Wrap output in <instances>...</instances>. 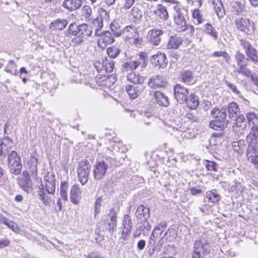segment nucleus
Returning <instances> with one entry per match:
<instances>
[{
    "label": "nucleus",
    "instance_id": "obj_17",
    "mask_svg": "<svg viewBox=\"0 0 258 258\" xmlns=\"http://www.w3.org/2000/svg\"><path fill=\"white\" fill-rule=\"evenodd\" d=\"M123 36L125 41L131 42V40L138 33V30L132 26H127L123 29Z\"/></svg>",
    "mask_w": 258,
    "mask_h": 258
},
{
    "label": "nucleus",
    "instance_id": "obj_27",
    "mask_svg": "<svg viewBox=\"0 0 258 258\" xmlns=\"http://www.w3.org/2000/svg\"><path fill=\"white\" fill-rule=\"evenodd\" d=\"M92 11L91 7L88 5L84 6L81 10V19L86 22L92 19Z\"/></svg>",
    "mask_w": 258,
    "mask_h": 258
},
{
    "label": "nucleus",
    "instance_id": "obj_38",
    "mask_svg": "<svg viewBox=\"0 0 258 258\" xmlns=\"http://www.w3.org/2000/svg\"><path fill=\"white\" fill-rule=\"evenodd\" d=\"M228 112L230 117H236L237 113L239 112L238 105L235 102L229 103L228 107Z\"/></svg>",
    "mask_w": 258,
    "mask_h": 258
},
{
    "label": "nucleus",
    "instance_id": "obj_33",
    "mask_svg": "<svg viewBox=\"0 0 258 258\" xmlns=\"http://www.w3.org/2000/svg\"><path fill=\"white\" fill-rule=\"evenodd\" d=\"M108 216L110 219V222H108L109 229L113 230L116 226V213L114 208H112L109 210Z\"/></svg>",
    "mask_w": 258,
    "mask_h": 258
},
{
    "label": "nucleus",
    "instance_id": "obj_24",
    "mask_svg": "<svg viewBox=\"0 0 258 258\" xmlns=\"http://www.w3.org/2000/svg\"><path fill=\"white\" fill-rule=\"evenodd\" d=\"M154 96L158 104L164 107H167L169 104L168 97L163 93L159 91H156Z\"/></svg>",
    "mask_w": 258,
    "mask_h": 258
},
{
    "label": "nucleus",
    "instance_id": "obj_22",
    "mask_svg": "<svg viewBox=\"0 0 258 258\" xmlns=\"http://www.w3.org/2000/svg\"><path fill=\"white\" fill-rule=\"evenodd\" d=\"M166 227V224L165 223H161L156 226L155 227L153 232H152L150 238V244H155L157 240V237L158 236V234L156 232V231H160V235L161 234L163 230Z\"/></svg>",
    "mask_w": 258,
    "mask_h": 258
},
{
    "label": "nucleus",
    "instance_id": "obj_21",
    "mask_svg": "<svg viewBox=\"0 0 258 258\" xmlns=\"http://www.w3.org/2000/svg\"><path fill=\"white\" fill-rule=\"evenodd\" d=\"M82 2V0H64L62 6L65 9L72 11L79 8Z\"/></svg>",
    "mask_w": 258,
    "mask_h": 258
},
{
    "label": "nucleus",
    "instance_id": "obj_3",
    "mask_svg": "<svg viewBox=\"0 0 258 258\" xmlns=\"http://www.w3.org/2000/svg\"><path fill=\"white\" fill-rule=\"evenodd\" d=\"M91 165L86 160H82L79 164L77 169L79 180L83 185L88 180Z\"/></svg>",
    "mask_w": 258,
    "mask_h": 258
},
{
    "label": "nucleus",
    "instance_id": "obj_56",
    "mask_svg": "<svg viewBox=\"0 0 258 258\" xmlns=\"http://www.w3.org/2000/svg\"><path fill=\"white\" fill-rule=\"evenodd\" d=\"M244 58V55L239 51H237L235 55V59L237 62V64L239 67L240 66H242L241 62Z\"/></svg>",
    "mask_w": 258,
    "mask_h": 258
},
{
    "label": "nucleus",
    "instance_id": "obj_15",
    "mask_svg": "<svg viewBox=\"0 0 258 258\" xmlns=\"http://www.w3.org/2000/svg\"><path fill=\"white\" fill-rule=\"evenodd\" d=\"M149 216V209L143 205L139 206L136 211V216L139 222L142 223L147 221Z\"/></svg>",
    "mask_w": 258,
    "mask_h": 258
},
{
    "label": "nucleus",
    "instance_id": "obj_60",
    "mask_svg": "<svg viewBox=\"0 0 258 258\" xmlns=\"http://www.w3.org/2000/svg\"><path fill=\"white\" fill-rule=\"evenodd\" d=\"M173 133L172 134H173L176 138L179 139L180 138H183L184 137H185V134L182 132L181 130L179 131L177 128L174 127L173 128Z\"/></svg>",
    "mask_w": 258,
    "mask_h": 258
},
{
    "label": "nucleus",
    "instance_id": "obj_40",
    "mask_svg": "<svg viewBox=\"0 0 258 258\" xmlns=\"http://www.w3.org/2000/svg\"><path fill=\"white\" fill-rule=\"evenodd\" d=\"M135 61L138 63V67L141 66L142 68H145L148 61L146 53L143 52H140L138 54L137 59Z\"/></svg>",
    "mask_w": 258,
    "mask_h": 258
},
{
    "label": "nucleus",
    "instance_id": "obj_31",
    "mask_svg": "<svg viewBox=\"0 0 258 258\" xmlns=\"http://www.w3.org/2000/svg\"><path fill=\"white\" fill-rule=\"evenodd\" d=\"M23 178L19 180V184L24 190L27 191L30 185V178L28 172L26 171H23Z\"/></svg>",
    "mask_w": 258,
    "mask_h": 258
},
{
    "label": "nucleus",
    "instance_id": "obj_5",
    "mask_svg": "<svg viewBox=\"0 0 258 258\" xmlns=\"http://www.w3.org/2000/svg\"><path fill=\"white\" fill-rule=\"evenodd\" d=\"M240 44L245 50L247 56L253 62H256L258 61L256 50L251 46L248 41L241 40Z\"/></svg>",
    "mask_w": 258,
    "mask_h": 258
},
{
    "label": "nucleus",
    "instance_id": "obj_6",
    "mask_svg": "<svg viewBox=\"0 0 258 258\" xmlns=\"http://www.w3.org/2000/svg\"><path fill=\"white\" fill-rule=\"evenodd\" d=\"M108 167V165L104 161L96 162L93 169L94 178L96 180L102 179L106 174Z\"/></svg>",
    "mask_w": 258,
    "mask_h": 258
},
{
    "label": "nucleus",
    "instance_id": "obj_12",
    "mask_svg": "<svg viewBox=\"0 0 258 258\" xmlns=\"http://www.w3.org/2000/svg\"><path fill=\"white\" fill-rule=\"evenodd\" d=\"M151 62L159 68H164L167 63V60L164 53L158 51L156 54L152 55Z\"/></svg>",
    "mask_w": 258,
    "mask_h": 258
},
{
    "label": "nucleus",
    "instance_id": "obj_54",
    "mask_svg": "<svg viewBox=\"0 0 258 258\" xmlns=\"http://www.w3.org/2000/svg\"><path fill=\"white\" fill-rule=\"evenodd\" d=\"M114 62L113 60H111L110 61H107L104 64V69L105 70L106 72L107 73H111L113 71L114 69Z\"/></svg>",
    "mask_w": 258,
    "mask_h": 258
},
{
    "label": "nucleus",
    "instance_id": "obj_8",
    "mask_svg": "<svg viewBox=\"0 0 258 258\" xmlns=\"http://www.w3.org/2000/svg\"><path fill=\"white\" fill-rule=\"evenodd\" d=\"M174 93L177 101L180 103H183L186 100L188 91L184 86L177 84L174 87Z\"/></svg>",
    "mask_w": 258,
    "mask_h": 258
},
{
    "label": "nucleus",
    "instance_id": "obj_55",
    "mask_svg": "<svg viewBox=\"0 0 258 258\" xmlns=\"http://www.w3.org/2000/svg\"><path fill=\"white\" fill-rule=\"evenodd\" d=\"M206 167L208 170L217 171L218 170V165L214 162L207 161Z\"/></svg>",
    "mask_w": 258,
    "mask_h": 258
},
{
    "label": "nucleus",
    "instance_id": "obj_9",
    "mask_svg": "<svg viewBox=\"0 0 258 258\" xmlns=\"http://www.w3.org/2000/svg\"><path fill=\"white\" fill-rule=\"evenodd\" d=\"M163 34L162 30L153 29L150 30L147 34V39L150 43L154 45H157L161 41V36Z\"/></svg>",
    "mask_w": 258,
    "mask_h": 258
},
{
    "label": "nucleus",
    "instance_id": "obj_58",
    "mask_svg": "<svg viewBox=\"0 0 258 258\" xmlns=\"http://www.w3.org/2000/svg\"><path fill=\"white\" fill-rule=\"evenodd\" d=\"M131 43H133L135 45L138 46L141 45L142 43V39L140 37L139 33L137 35L135 36L134 38L131 40Z\"/></svg>",
    "mask_w": 258,
    "mask_h": 258
},
{
    "label": "nucleus",
    "instance_id": "obj_46",
    "mask_svg": "<svg viewBox=\"0 0 258 258\" xmlns=\"http://www.w3.org/2000/svg\"><path fill=\"white\" fill-rule=\"evenodd\" d=\"M45 188L47 192L49 194H53L55 191V184L53 180H45Z\"/></svg>",
    "mask_w": 258,
    "mask_h": 258
},
{
    "label": "nucleus",
    "instance_id": "obj_52",
    "mask_svg": "<svg viewBox=\"0 0 258 258\" xmlns=\"http://www.w3.org/2000/svg\"><path fill=\"white\" fill-rule=\"evenodd\" d=\"M244 141L240 140L239 142H234L232 144V147L235 151L241 153L242 148L244 146Z\"/></svg>",
    "mask_w": 258,
    "mask_h": 258
},
{
    "label": "nucleus",
    "instance_id": "obj_42",
    "mask_svg": "<svg viewBox=\"0 0 258 258\" xmlns=\"http://www.w3.org/2000/svg\"><path fill=\"white\" fill-rule=\"evenodd\" d=\"M69 185L66 181L61 182L60 186V195L61 198L65 202L68 201V191Z\"/></svg>",
    "mask_w": 258,
    "mask_h": 258
},
{
    "label": "nucleus",
    "instance_id": "obj_19",
    "mask_svg": "<svg viewBox=\"0 0 258 258\" xmlns=\"http://www.w3.org/2000/svg\"><path fill=\"white\" fill-rule=\"evenodd\" d=\"M220 195L216 191L209 190L206 193L205 202H207L210 206L217 203L220 200Z\"/></svg>",
    "mask_w": 258,
    "mask_h": 258
},
{
    "label": "nucleus",
    "instance_id": "obj_29",
    "mask_svg": "<svg viewBox=\"0 0 258 258\" xmlns=\"http://www.w3.org/2000/svg\"><path fill=\"white\" fill-rule=\"evenodd\" d=\"M125 90L131 99L136 98L140 94V89L139 87L131 85H127L125 87Z\"/></svg>",
    "mask_w": 258,
    "mask_h": 258
},
{
    "label": "nucleus",
    "instance_id": "obj_41",
    "mask_svg": "<svg viewBox=\"0 0 258 258\" xmlns=\"http://www.w3.org/2000/svg\"><path fill=\"white\" fill-rule=\"evenodd\" d=\"M227 124V122H222L215 119L209 123L210 127L214 130H222L226 127Z\"/></svg>",
    "mask_w": 258,
    "mask_h": 258
},
{
    "label": "nucleus",
    "instance_id": "obj_18",
    "mask_svg": "<svg viewBox=\"0 0 258 258\" xmlns=\"http://www.w3.org/2000/svg\"><path fill=\"white\" fill-rule=\"evenodd\" d=\"M211 115L218 121L224 122H227V124L228 121L226 120V111L225 108H221L219 109L215 108L212 110Z\"/></svg>",
    "mask_w": 258,
    "mask_h": 258
},
{
    "label": "nucleus",
    "instance_id": "obj_20",
    "mask_svg": "<svg viewBox=\"0 0 258 258\" xmlns=\"http://www.w3.org/2000/svg\"><path fill=\"white\" fill-rule=\"evenodd\" d=\"M126 78L128 81L135 84H141L145 80V78L143 75L138 72L133 71L127 74Z\"/></svg>",
    "mask_w": 258,
    "mask_h": 258
},
{
    "label": "nucleus",
    "instance_id": "obj_26",
    "mask_svg": "<svg viewBox=\"0 0 258 258\" xmlns=\"http://www.w3.org/2000/svg\"><path fill=\"white\" fill-rule=\"evenodd\" d=\"M184 102L186 103L187 106L191 109L197 108L199 104L198 97L193 94H190L188 97H186Z\"/></svg>",
    "mask_w": 258,
    "mask_h": 258
},
{
    "label": "nucleus",
    "instance_id": "obj_62",
    "mask_svg": "<svg viewBox=\"0 0 258 258\" xmlns=\"http://www.w3.org/2000/svg\"><path fill=\"white\" fill-rule=\"evenodd\" d=\"M124 4L123 9L126 10L131 8V7L135 3V0H124Z\"/></svg>",
    "mask_w": 258,
    "mask_h": 258
},
{
    "label": "nucleus",
    "instance_id": "obj_35",
    "mask_svg": "<svg viewBox=\"0 0 258 258\" xmlns=\"http://www.w3.org/2000/svg\"><path fill=\"white\" fill-rule=\"evenodd\" d=\"M247 156L251 162L254 164L258 163V153L255 152V149L252 146H248Z\"/></svg>",
    "mask_w": 258,
    "mask_h": 258
},
{
    "label": "nucleus",
    "instance_id": "obj_2",
    "mask_svg": "<svg viewBox=\"0 0 258 258\" xmlns=\"http://www.w3.org/2000/svg\"><path fill=\"white\" fill-rule=\"evenodd\" d=\"M210 243L206 239H198L195 243L192 258H204L210 253Z\"/></svg>",
    "mask_w": 258,
    "mask_h": 258
},
{
    "label": "nucleus",
    "instance_id": "obj_36",
    "mask_svg": "<svg viewBox=\"0 0 258 258\" xmlns=\"http://www.w3.org/2000/svg\"><path fill=\"white\" fill-rule=\"evenodd\" d=\"M103 23L101 17H97L94 19L92 23L91 29L94 30L96 35H99V31L102 28Z\"/></svg>",
    "mask_w": 258,
    "mask_h": 258
},
{
    "label": "nucleus",
    "instance_id": "obj_48",
    "mask_svg": "<svg viewBox=\"0 0 258 258\" xmlns=\"http://www.w3.org/2000/svg\"><path fill=\"white\" fill-rule=\"evenodd\" d=\"M213 56L214 57H223L228 63L230 62L231 59L230 55L224 51H215L213 53Z\"/></svg>",
    "mask_w": 258,
    "mask_h": 258
},
{
    "label": "nucleus",
    "instance_id": "obj_44",
    "mask_svg": "<svg viewBox=\"0 0 258 258\" xmlns=\"http://www.w3.org/2000/svg\"><path fill=\"white\" fill-rule=\"evenodd\" d=\"M235 72L249 78L253 75L252 72L244 65L240 66L237 70H235Z\"/></svg>",
    "mask_w": 258,
    "mask_h": 258
},
{
    "label": "nucleus",
    "instance_id": "obj_4",
    "mask_svg": "<svg viewBox=\"0 0 258 258\" xmlns=\"http://www.w3.org/2000/svg\"><path fill=\"white\" fill-rule=\"evenodd\" d=\"M235 25L237 28L247 34L254 33L255 27L254 23L250 21L248 18H240L235 20Z\"/></svg>",
    "mask_w": 258,
    "mask_h": 258
},
{
    "label": "nucleus",
    "instance_id": "obj_49",
    "mask_svg": "<svg viewBox=\"0 0 258 258\" xmlns=\"http://www.w3.org/2000/svg\"><path fill=\"white\" fill-rule=\"evenodd\" d=\"M120 50L115 46L108 47L107 49V53L109 56L111 58L116 57L119 53Z\"/></svg>",
    "mask_w": 258,
    "mask_h": 258
},
{
    "label": "nucleus",
    "instance_id": "obj_64",
    "mask_svg": "<svg viewBox=\"0 0 258 258\" xmlns=\"http://www.w3.org/2000/svg\"><path fill=\"white\" fill-rule=\"evenodd\" d=\"M226 84L227 85V86L232 90V91L236 94H238L239 93V91H238V90L237 89L236 86L233 84H231L230 83H229V82H226Z\"/></svg>",
    "mask_w": 258,
    "mask_h": 258
},
{
    "label": "nucleus",
    "instance_id": "obj_63",
    "mask_svg": "<svg viewBox=\"0 0 258 258\" xmlns=\"http://www.w3.org/2000/svg\"><path fill=\"white\" fill-rule=\"evenodd\" d=\"M40 199L42 201L43 203L45 205L47 206L49 204L48 198L44 194H39Z\"/></svg>",
    "mask_w": 258,
    "mask_h": 258
},
{
    "label": "nucleus",
    "instance_id": "obj_47",
    "mask_svg": "<svg viewBox=\"0 0 258 258\" xmlns=\"http://www.w3.org/2000/svg\"><path fill=\"white\" fill-rule=\"evenodd\" d=\"M77 30L79 32H81V34L86 36H90L91 35L92 30H90L87 25L83 24L77 27Z\"/></svg>",
    "mask_w": 258,
    "mask_h": 258
},
{
    "label": "nucleus",
    "instance_id": "obj_34",
    "mask_svg": "<svg viewBox=\"0 0 258 258\" xmlns=\"http://www.w3.org/2000/svg\"><path fill=\"white\" fill-rule=\"evenodd\" d=\"M246 118L250 127H258V117L253 112L246 114Z\"/></svg>",
    "mask_w": 258,
    "mask_h": 258
},
{
    "label": "nucleus",
    "instance_id": "obj_11",
    "mask_svg": "<svg viewBox=\"0 0 258 258\" xmlns=\"http://www.w3.org/2000/svg\"><path fill=\"white\" fill-rule=\"evenodd\" d=\"M148 85L151 88L157 89L165 87L167 85V82L163 77L155 76L150 79Z\"/></svg>",
    "mask_w": 258,
    "mask_h": 258
},
{
    "label": "nucleus",
    "instance_id": "obj_45",
    "mask_svg": "<svg viewBox=\"0 0 258 258\" xmlns=\"http://www.w3.org/2000/svg\"><path fill=\"white\" fill-rule=\"evenodd\" d=\"M182 80L186 84H192L195 82L192 74L190 71H185L182 74Z\"/></svg>",
    "mask_w": 258,
    "mask_h": 258
},
{
    "label": "nucleus",
    "instance_id": "obj_61",
    "mask_svg": "<svg viewBox=\"0 0 258 258\" xmlns=\"http://www.w3.org/2000/svg\"><path fill=\"white\" fill-rule=\"evenodd\" d=\"M101 206V200L98 198L96 202L95 205V216L100 212V208Z\"/></svg>",
    "mask_w": 258,
    "mask_h": 258
},
{
    "label": "nucleus",
    "instance_id": "obj_43",
    "mask_svg": "<svg viewBox=\"0 0 258 258\" xmlns=\"http://www.w3.org/2000/svg\"><path fill=\"white\" fill-rule=\"evenodd\" d=\"M182 40L180 38L176 36H171L167 45L168 48H177L181 44Z\"/></svg>",
    "mask_w": 258,
    "mask_h": 258
},
{
    "label": "nucleus",
    "instance_id": "obj_14",
    "mask_svg": "<svg viewBox=\"0 0 258 258\" xmlns=\"http://www.w3.org/2000/svg\"><path fill=\"white\" fill-rule=\"evenodd\" d=\"M176 232L173 229L168 230L166 231L164 235L160 240L159 242L161 245L165 243L168 245H171L176 241Z\"/></svg>",
    "mask_w": 258,
    "mask_h": 258
},
{
    "label": "nucleus",
    "instance_id": "obj_53",
    "mask_svg": "<svg viewBox=\"0 0 258 258\" xmlns=\"http://www.w3.org/2000/svg\"><path fill=\"white\" fill-rule=\"evenodd\" d=\"M247 142L249 143L248 146H252L253 148H255V146L257 143V138L249 135H247L246 138Z\"/></svg>",
    "mask_w": 258,
    "mask_h": 258
},
{
    "label": "nucleus",
    "instance_id": "obj_50",
    "mask_svg": "<svg viewBox=\"0 0 258 258\" xmlns=\"http://www.w3.org/2000/svg\"><path fill=\"white\" fill-rule=\"evenodd\" d=\"M137 67H138V63L135 61H130L124 64V70L126 72L129 70H135Z\"/></svg>",
    "mask_w": 258,
    "mask_h": 258
},
{
    "label": "nucleus",
    "instance_id": "obj_32",
    "mask_svg": "<svg viewBox=\"0 0 258 258\" xmlns=\"http://www.w3.org/2000/svg\"><path fill=\"white\" fill-rule=\"evenodd\" d=\"M121 24L120 23L114 21L110 24V29L113 33V35L116 37L120 36L122 35L123 29L121 28Z\"/></svg>",
    "mask_w": 258,
    "mask_h": 258
},
{
    "label": "nucleus",
    "instance_id": "obj_1",
    "mask_svg": "<svg viewBox=\"0 0 258 258\" xmlns=\"http://www.w3.org/2000/svg\"><path fill=\"white\" fill-rule=\"evenodd\" d=\"M173 19L174 23L180 31H183L187 29V26L185 19V16L187 14V9L180 4L174 5L173 7Z\"/></svg>",
    "mask_w": 258,
    "mask_h": 258
},
{
    "label": "nucleus",
    "instance_id": "obj_39",
    "mask_svg": "<svg viewBox=\"0 0 258 258\" xmlns=\"http://www.w3.org/2000/svg\"><path fill=\"white\" fill-rule=\"evenodd\" d=\"M67 24L68 22L66 20L57 19L51 23V27L57 30H61L66 27Z\"/></svg>",
    "mask_w": 258,
    "mask_h": 258
},
{
    "label": "nucleus",
    "instance_id": "obj_23",
    "mask_svg": "<svg viewBox=\"0 0 258 258\" xmlns=\"http://www.w3.org/2000/svg\"><path fill=\"white\" fill-rule=\"evenodd\" d=\"M16 152L12 151L8 158V164L10 171L14 175L16 174Z\"/></svg>",
    "mask_w": 258,
    "mask_h": 258
},
{
    "label": "nucleus",
    "instance_id": "obj_57",
    "mask_svg": "<svg viewBox=\"0 0 258 258\" xmlns=\"http://www.w3.org/2000/svg\"><path fill=\"white\" fill-rule=\"evenodd\" d=\"M0 221L2 223L5 224L8 227L12 229L13 231H15L14 228L15 226L14 223L12 222H8V220L4 217H3V215L0 214Z\"/></svg>",
    "mask_w": 258,
    "mask_h": 258
},
{
    "label": "nucleus",
    "instance_id": "obj_10",
    "mask_svg": "<svg viewBox=\"0 0 258 258\" xmlns=\"http://www.w3.org/2000/svg\"><path fill=\"white\" fill-rule=\"evenodd\" d=\"M99 38L97 40L98 46L102 49L105 48L108 45L111 44L114 41L111 34L106 31L101 34H99Z\"/></svg>",
    "mask_w": 258,
    "mask_h": 258
},
{
    "label": "nucleus",
    "instance_id": "obj_7",
    "mask_svg": "<svg viewBox=\"0 0 258 258\" xmlns=\"http://www.w3.org/2000/svg\"><path fill=\"white\" fill-rule=\"evenodd\" d=\"M233 130L238 136L245 134L246 132V123L243 115H239L236 118L235 124L233 126Z\"/></svg>",
    "mask_w": 258,
    "mask_h": 258
},
{
    "label": "nucleus",
    "instance_id": "obj_30",
    "mask_svg": "<svg viewBox=\"0 0 258 258\" xmlns=\"http://www.w3.org/2000/svg\"><path fill=\"white\" fill-rule=\"evenodd\" d=\"M214 9L219 17L224 14V9L221 0H211Z\"/></svg>",
    "mask_w": 258,
    "mask_h": 258
},
{
    "label": "nucleus",
    "instance_id": "obj_25",
    "mask_svg": "<svg viewBox=\"0 0 258 258\" xmlns=\"http://www.w3.org/2000/svg\"><path fill=\"white\" fill-rule=\"evenodd\" d=\"M154 13L160 19L167 20L169 18V14L165 7L161 4H158L154 11Z\"/></svg>",
    "mask_w": 258,
    "mask_h": 258
},
{
    "label": "nucleus",
    "instance_id": "obj_13",
    "mask_svg": "<svg viewBox=\"0 0 258 258\" xmlns=\"http://www.w3.org/2000/svg\"><path fill=\"white\" fill-rule=\"evenodd\" d=\"M82 190L80 187L76 184L73 185L70 191V200L72 203L78 205L82 198Z\"/></svg>",
    "mask_w": 258,
    "mask_h": 258
},
{
    "label": "nucleus",
    "instance_id": "obj_37",
    "mask_svg": "<svg viewBox=\"0 0 258 258\" xmlns=\"http://www.w3.org/2000/svg\"><path fill=\"white\" fill-rule=\"evenodd\" d=\"M204 31L209 35L216 40L218 38V33L215 28L211 24L207 23L204 26Z\"/></svg>",
    "mask_w": 258,
    "mask_h": 258
},
{
    "label": "nucleus",
    "instance_id": "obj_28",
    "mask_svg": "<svg viewBox=\"0 0 258 258\" xmlns=\"http://www.w3.org/2000/svg\"><path fill=\"white\" fill-rule=\"evenodd\" d=\"M231 4L232 10L237 13L243 11L244 8V0H228Z\"/></svg>",
    "mask_w": 258,
    "mask_h": 258
},
{
    "label": "nucleus",
    "instance_id": "obj_59",
    "mask_svg": "<svg viewBox=\"0 0 258 258\" xmlns=\"http://www.w3.org/2000/svg\"><path fill=\"white\" fill-rule=\"evenodd\" d=\"M131 13L136 18H140L142 16V12L137 7H133Z\"/></svg>",
    "mask_w": 258,
    "mask_h": 258
},
{
    "label": "nucleus",
    "instance_id": "obj_16",
    "mask_svg": "<svg viewBox=\"0 0 258 258\" xmlns=\"http://www.w3.org/2000/svg\"><path fill=\"white\" fill-rule=\"evenodd\" d=\"M123 229L122 231V238L126 240L131 232L132 229V221L130 217L126 215L124 216L123 221Z\"/></svg>",
    "mask_w": 258,
    "mask_h": 258
},
{
    "label": "nucleus",
    "instance_id": "obj_51",
    "mask_svg": "<svg viewBox=\"0 0 258 258\" xmlns=\"http://www.w3.org/2000/svg\"><path fill=\"white\" fill-rule=\"evenodd\" d=\"M192 18L194 21H196L198 24H201L203 22V19L202 17L200 11L198 9H196L192 12Z\"/></svg>",
    "mask_w": 258,
    "mask_h": 258
}]
</instances>
